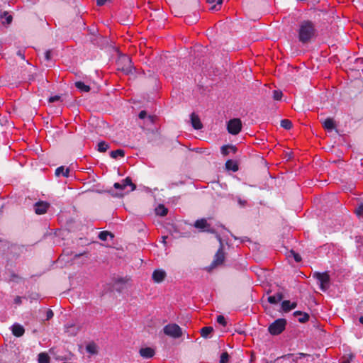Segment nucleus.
Here are the masks:
<instances>
[{
	"label": "nucleus",
	"mask_w": 363,
	"mask_h": 363,
	"mask_svg": "<svg viewBox=\"0 0 363 363\" xmlns=\"http://www.w3.org/2000/svg\"><path fill=\"white\" fill-rule=\"evenodd\" d=\"M281 309L284 312L290 311H291L290 301H289V300L283 301L281 303Z\"/></svg>",
	"instance_id": "nucleus-35"
},
{
	"label": "nucleus",
	"mask_w": 363,
	"mask_h": 363,
	"mask_svg": "<svg viewBox=\"0 0 363 363\" xmlns=\"http://www.w3.org/2000/svg\"><path fill=\"white\" fill-rule=\"evenodd\" d=\"M207 3L212 5L210 8L211 10L217 11L220 7L222 0H207Z\"/></svg>",
	"instance_id": "nucleus-25"
},
{
	"label": "nucleus",
	"mask_w": 363,
	"mask_h": 363,
	"mask_svg": "<svg viewBox=\"0 0 363 363\" xmlns=\"http://www.w3.org/2000/svg\"><path fill=\"white\" fill-rule=\"evenodd\" d=\"M116 196H123V194H116Z\"/></svg>",
	"instance_id": "nucleus-60"
},
{
	"label": "nucleus",
	"mask_w": 363,
	"mask_h": 363,
	"mask_svg": "<svg viewBox=\"0 0 363 363\" xmlns=\"http://www.w3.org/2000/svg\"><path fill=\"white\" fill-rule=\"evenodd\" d=\"M38 363H49L50 362V357L45 352H41L38 354Z\"/></svg>",
	"instance_id": "nucleus-30"
},
{
	"label": "nucleus",
	"mask_w": 363,
	"mask_h": 363,
	"mask_svg": "<svg viewBox=\"0 0 363 363\" xmlns=\"http://www.w3.org/2000/svg\"><path fill=\"white\" fill-rule=\"evenodd\" d=\"M164 333L173 338H179L182 335V328L175 323L168 324L163 328Z\"/></svg>",
	"instance_id": "nucleus-7"
},
{
	"label": "nucleus",
	"mask_w": 363,
	"mask_h": 363,
	"mask_svg": "<svg viewBox=\"0 0 363 363\" xmlns=\"http://www.w3.org/2000/svg\"><path fill=\"white\" fill-rule=\"evenodd\" d=\"M166 238H167V237H166V236H163V237H162V242H163L164 243H165V239H166Z\"/></svg>",
	"instance_id": "nucleus-59"
},
{
	"label": "nucleus",
	"mask_w": 363,
	"mask_h": 363,
	"mask_svg": "<svg viewBox=\"0 0 363 363\" xmlns=\"http://www.w3.org/2000/svg\"><path fill=\"white\" fill-rule=\"evenodd\" d=\"M17 55L21 57L22 59H25L24 54L22 52L21 50H18L17 52Z\"/></svg>",
	"instance_id": "nucleus-51"
},
{
	"label": "nucleus",
	"mask_w": 363,
	"mask_h": 363,
	"mask_svg": "<svg viewBox=\"0 0 363 363\" xmlns=\"http://www.w3.org/2000/svg\"><path fill=\"white\" fill-rule=\"evenodd\" d=\"M296 306H297V303H296V302H293V303H291V302L290 301V308H291V310L294 309Z\"/></svg>",
	"instance_id": "nucleus-49"
},
{
	"label": "nucleus",
	"mask_w": 363,
	"mask_h": 363,
	"mask_svg": "<svg viewBox=\"0 0 363 363\" xmlns=\"http://www.w3.org/2000/svg\"><path fill=\"white\" fill-rule=\"evenodd\" d=\"M229 354L227 352H224L221 354L220 359L219 363H228Z\"/></svg>",
	"instance_id": "nucleus-38"
},
{
	"label": "nucleus",
	"mask_w": 363,
	"mask_h": 363,
	"mask_svg": "<svg viewBox=\"0 0 363 363\" xmlns=\"http://www.w3.org/2000/svg\"><path fill=\"white\" fill-rule=\"evenodd\" d=\"M21 279H22V278L19 275H18L13 271L11 272V273H10V281H11L18 283Z\"/></svg>",
	"instance_id": "nucleus-34"
},
{
	"label": "nucleus",
	"mask_w": 363,
	"mask_h": 363,
	"mask_svg": "<svg viewBox=\"0 0 363 363\" xmlns=\"http://www.w3.org/2000/svg\"><path fill=\"white\" fill-rule=\"evenodd\" d=\"M199 19V17L196 14H195L194 16H187L185 18V21L188 23H195L197 22Z\"/></svg>",
	"instance_id": "nucleus-37"
},
{
	"label": "nucleus",
	"mask_w": 363,
	"mask_h": 363,
	"mask_svg": "<svg viewBox=\"0 0 363 363\" xmlns=\"http://www.w3.org/2000/svg\"><path fill=\"white\" fill-rule=\"evenodd\" d=\"M86 350L87 352L91 353V343H89L86 346Z\"/></svg>",
	"instance_id": "nucleus-53"
},
{
	"label": "nucleus",
	"mask_w": 363,
	"mask_h": 363,
	"mask_svg": "<svg viewBox=\"0 0 363 363\" xmlns=\"http://www.w3.org/2000/svg\"><path fill=\"white\" fill-rule=\"evenodd\" d=\"M357 61L358 62H361V63H362V62H363V58H357Z\"/></svg>",
	"instance_id": "nucleus-58"
},
{
	"label": "nucleus",
	"mask_w": 363,
	"mask_h": 363,
	"mask_svg": "<svg viewBox=\"0 0 363 363\" xmlns=\"http://www.w3.org/2000/svg\"><path fill=\"white\" fill-rule=\"evenodd\" d=\"M355 213L359 216L363 215V201L359 203L357 208L355 209Z\"/></svg>",
	"instance_id": "nucleus-41"
},
{
	"label": "nucleus",
	"mask_w": 363,
	"mask_h": 363,
	"mask_svg": "<svg viewBox=\"0 0 363 363\" xmlns=\"http://www.w3.org/2000/svg\"><path fill=\"white\" fill-rule=\"evenodd\" d=\"M313 277L318 281L322 291H326L329 289L330 278L328 272H315Z\"/></svg>",
	"instance_id": "nucleus-6"
},
{
	"label": "nucleus",
	"mask_w": 363,
	"mask_h": 363,
	"mask_svg": "<svg viewBox=\"0 0 363 363\" xmlns=\"http://www.w3.org/2000/svg\"><path fill=\"white\" fill-rule=\"evenodd\" d=\"M1 18L3 24H10L13 19L12 16L8 14L6 12H4V14L1 16Z\"/></svg>",
	"instance_id": "nucleus-32"
},
{
	"label": "nucleus",
	"mask_w": 363,
	"mask_h": 363,
	"mask_svg": "<svg viewBox=\"0 0 363 363\" xmlns=\"http://www.w3.org/2000/svg\"><path fill=\"white\" fill-rule=\"evenodd\" d=\"M92 44L96 45L98 47L102 48L108 44V40L106 38L101 36L100 34H95V30L92 28Z\"/></svg>",
	"instance_id": "nucleus-10"
},
{
	"label": "nucleus",
	"mask_w": 363,
	"mask_h": 363,
	"mask_svg": "<svg viewBox=\"0 0 363 363\" xmlns=\"http://www.w3.org/2000/svg\"><path fill=\"white\" fill-rule=\"evenodd\" d=\"M242 128V122L239 118H233L228 121L227 129L229 133L237 135L239 133Z\"/></svg>",
	"instance_id": "nucleus-8"
},
{
	"label": "nucleus",
	"mask_w": 363,
	"mask_h": 363,
	"mask_svg": "<svg viewBox=\"0 0 363 363\" xmlns=\"http://www.w3.org/2000/svg\"><path fill=\"white\" fill-rule=\"evenodd\" d=\"M294 315L296 317L298 316V320L301 323H304L309 320V315L307 313L301 312L300 311H295L294 313Z\"/></svg>",
	"instance_id": "nucleus-18"
},
{
	"label": "nucleus",
	"mask_w": 363,
	"mask_h": 363,
	"mask_svg": "<svg viewBox=\"0 0 363 363\" xmlns=\"http://www.w3.org/2000/svg\"><path fill=\"white\" fill-rule=\"evenodd\" d=\"M75 86L82 92H89L90 91L89 86L86 85L82 82H75Z\"/></svg>",
	"instance_id": "nucleus-26"
},
{
	"label": "nucleus",
	"mask_w": 363,
	"mask_h": 363,
	"mask_svg": "<svg viewBox=\"0 0 363 363\" xmlns=\"http://www.w3.org/2000/svg\"><path fill=\"white\" fill-rule=\"evenodd\" d=\"M127 186L131 187V191H134L136 189L135 184L132 182L131 179L128 177L123 179L121 182H116L113 184L115 189L120 190L125 189Z\"/></svg>",
	"instance_id": "nucleus-11"
},
{
	"label": "nucleus",
	"mask_w": 363,
	"mask_h": 363,
	"mask_svg": "<svg viewBox=\"0 0 363 363\" xmlns=\"http://www.w3.org/2000/svg\"><path fill=\"white\" fill-rule=\"evenodd\" d=\"M286 325V320L284 318H279L269 325L268 331L272 335H277L285 330Z\"/></svg>",
	"instance_id": "nucleus-3"
},
{
	"label": "nucleus",
	"mask_w": 363,
	"mask_h": 363,
	"mask_svg": "<svg viewBox=\"0 0 363 363\" xmlns=\"http://www.w3.org/2000/svg\"><path fill=\"white\" fill-rule=\"evenodd\" d=\"M213 331V329L211 326L203 327L201 329V335L203 338L208 337V335Z\"/></svg>",
	"instance_id": "nucleus-28"
},
{
	"label": "nucleus",
	"mask_w": 363,
	"mask_h": 363,
	"mask_svg": "<svg viewBox=\"0 0 363 363\" xmlns=\"http://www.w3.org/2000/svg\"><path fill=\"white\" fill-rule=\"evenodd\" d=\"M98 352H99L98 346L92 342V355L98 354Z\"/></svg>",
	"instance_id": "nucleus-47"
},
{
	"label": "nucleus",
	"mask_w": 363,
	"mask_h": 363,
	"mask_svg": "<svg viewBox=\"0 0 363 363\" xmlns=\"http://www.w3.org/2000/svg\"><path fill=\"white\" fill-rule=\"evenodd\" d=\"M130 278L128 277H114L112 279V286L118 293H121L127 288Z\"/></svg>",
	"instance_id": "nucleus-5"
},
{
	"label": "nucleus",
	"mask_w": 363,
	"mask_h": 363,
	"mask_svg": "<svg viewBox=\"0 0 363 363\" xmlns=\"http://www.w3.org/2000/svg\"><path fill=\"white\" fill-rule=\"evenodd\" d=\"M11 332L13 335L16 337H22L25 333L24 328L19 323H14L11 326Z\"/></svg>",
	"instance_id": "nucleus-15"
},
{
	"label": "nucleus",
	"mask_w": 363,
	"mask_h": 363,
	"mask_svg": "<svg viewBox=\"0 0 363 363\" xmlns=\"http://www.w3.org/2000/svg\"><path fill=\"white\" fill-rule=\"evenodd\" d=\"M54 315L53 311L51 309L47 311L46 313V320L51 319Z\"/></svg>",
	"instance_id": "nucleus-46"
},
{
	"label": "nucleus",
	"mask_w": 363,
	"mask_h": 363,
	"mask_svg": "<svg viewBox=\"0 0 363 363\" xmlns=\"http://www.w3.org/2000/svg\"><path fill=\"white\" fill-rule=\"evenodd\" d=\"M217 322L222 325L223 326H225L227 325L226 320L225 317L222 315H219L217 316Z\"/></svg>",
	"instance_id": "nucleus-42"
},
{
	"label": "nucleus",
	"mask_w": 363,
	"mask_h": 363,
	"mask_svg": "<svg viewBox=\"0 0 363 363\" xmlns=\"http://www.w3.org/2000/svg\"><path fill=\"white\" fill-rule=\"evenodd\" d=\"M15 303L17 304H20L21 303V298L20 296H17L15 298Z\"/></svg>",
	"instance_id": "nucleus-50"
},
{
	"label": "nucleus",
	"mask_w": 363,
	"mask_h": 363,
	"mask_svg": "<svg viewBox=\"0 0 363 363\" xmlns=\"http://www.w3.org/2000/svg\"><path fill=\"white\" fill-rule=\"evenodd\" d=\"M205 231H206V232H208V233H213V234H214V233H216L215 230H213V229H211V228H209V227H208V228H207L205 230Z\"/></svg>",
	"instance_id": "nucleus-52"
},
{
	"label": "nucleus",
	"mask_w": 363,
	"mask_h": 363,
	"mask_svg": "<svg viewBox=\"0 0 363 363\" xmlns=\"http://www.w3.org/2000/svg\"><path fill=\"white\" fill-rule=\"evenodd\" d=\"M117 69L128 75L132 74L134 67L131 59L126 55H121L116 61Z\"/></svg>",
	"instance_id": "nucleus-2"
},
{
	"label": "nucleus",
	"mask_w": 363,
	"mask_h": 363,
	"mask_svg": "<svg viewBox=\"0 0 363 363\" xmlns=\"http://www.w3.org/2000/svg\"><path fill=\"white\" fill-rule=\"evenodd\" d=\"M51 53H52V51L50 50H48L45 52V60L46 61L48 62L51 60V58H52Z\"/></svg>",
	"instance_id": "nucleus-44"
},
{
	"label": "nucleus",
	"mask_w": 363,
	"mask_h": 363,
	"mask_svg": "<svg viewBox=\"0 0 363 363\" xmlns=\"http://www.w3.org/2000/svg\"><path fill=\"white\" fill-rule=\"evenodd\" d=\"M191 123L194 129H200L202 128V124L197 115L194 113L191 114Z\"/></svg>",
	"instance_id": "nucleus-17"
},
{
	"label": "nucleus",
	"mask_w": 363,
	"mask_h": 363,
	"mask_svg": "<svg viewBox=\"0 0 363 363\" xmlns=\"http://www.w3.org/2000/svg\"><path fill=\"white\" fill-rule=\"evenodd\" d=\"M311 355L303 352H299L296 354H287L281 357V358L284 359H287L291 362L296 363L298 359L303 357H311Z\"/></svg>",
	"instance_id": "nucleus-12"
},
{
	"label": "nucleus",
	"mask_w": 363,
	"mask_h": 363,
	"mask_svg": "<svg viewBox=\"0 0 363 363\" xmlns=\"http://www.w3.org/2000/svg\"><path fill=\"white\" fill-rule=\"evenodd\" d=\"M152 279L156 283H161L166 277V272L162 269H156L152 275Z\"/></svg>",
	"instance_id": "nucleus-14"
},
{
	"label": "nucleus",
	"mask_w": 363,
	"mask_h": 363,
	"mask_svg": "<svg viewBox=\"0 0 363 363\" xmlns=\"http://www.w3.org/2000/svg\"><path fill=\"white\" fill-rule=\"evenodd\" d=\"M50 204L45 201H38L34 205V210L36 214L41 215L47 212Z\"/></svg>",
	"instance_id": "nucleus-13"
},
{
	"label": "nucleus",
	"mask_w": 363,
	"mask_h": 363,
	"mask_svg": "<svg viewBox=\"0 0 363 363\" xmlns=\"http://www.w3.org/2000/svg\"><path fill=\"white\" fill-rule=\"evenodd\" d=\"M216 238L220 242V246L219 249L217 250L216 255H214L213 260L211 262V265L209 266V269H212L222 264L225 260V253L223 252L221 238L219 235H217Z\"/></svg>",
	"instance_id": "nucleus-4"
},
{
	"label": "nucleus",
	"mask_w": 363,
	"mask_h": 363,
	"mask_svg": "<svg viewBox=\"0 0 363 363\" xmlns=\"http://www.w3.org/2000/svg\"><path fill=\"white\" fill-rule=\"evenodd\" d=\"M91 181H92V182H96V179L94 178V176H93V175H92Z\"/></svg>",
	"instance_id": "nucleus-62"
},
{
	"label": "nucleus",
	"mask_w": 363,
	"mask_h": 363,
	"mask_svg": "<svg viewBox=\"0 0 363 363\" xmlns=\"http://www.w3.org/2000/svg\"><path fill=\"white\" fill-rule=\"evenodd\" d=\"M238 202L242 205H243L245 203V201H242L240 199H239Z\"/></svg>",
	"instance_id": "nucleus-57"
},
{
	"label": "nucleus",
	"mask_w": 363,
	"mask_h": 363,
	"mask_svg": "<svg viewBox=\"0 0 363 363\" xmlns=\"http://www.w3.org/2000/svg\"><path fill=\"white\" fill-rule=\"evenodd\" d=\"M108 236H111V238L113 237V235L108 231H101L98 235L99 238L102 241H106Z\"/></svg>",
	"instance_id": "nucleus-33"
},
{
	"label": "nucleus",
	"mask_w": 363,
	"mask_h": 363,
	"mask_svg": "<svg viewBox=\"0 0 363 363\" xmlns=\"http://www.w3.org/2000/svg\"><path fill=\"white\" fill-rule=\"evenodd\" d=\"M139 354L142 357H143L145 359H150V358H152L155 355V352L154 349H152L151 347H144V348H141L139 350Z\"/></svg>",
	"instance_id": "nucleus-16"
},
{
	"label": "nucleus",
	"mask_w": 363,
	"mask_h": 363,
	"mask_svg": "<svg viewBox=\"0 0 363 363\" xmlns=\"http://www.w3.org/2000/svg\"><path fill=\"white\" fill-rule=\"evenodd\" d=\"M291 252L296 262H299L301 260V257L299 254L295 252L294 250H291Z\"/></svg>",
	"instance_id": "nucleus-43"
},
{
	"label": "nucleus",
	"mask_w": 363,
	"mask_h": 363,
	"mask_svg": "<svg viewBox=\"0 0 363 363\" xmlns=\"http://www.w3.org/2000/svg\"><path fill=\"white\" fill-rule=\"evenodd\" d=\"M298 33L300 42L302 43H308L315 35V28L313 23L310 21L301 22Z\"/></svg>",
	"instance_id": "nucleus-1"
},
{
	"label": "nucleus",
	"mask_w": 363,
	"mask_h": 363,
	"mask_svg": "<svg viewBox=\"0 0 363 363\" xmlns=\"http://www.w3.org/2000/svg\"><path fill=\"white\" fill-rule=\"evenodd\" d=\"M257 139L259 140V141H257V142L256 143H257V144H259V143H260V142H263V141H264V139H263V138H258Z\"/></svg>",
	"instance_id": "nucleus-55"
},
{
	"label": "nucleus",
	"mask_w": 363,
	"mask_h": 363,
	"mask_svg": "<svg viewBox=\"0 0 363 363\" xmlns=\"http://www.w3.org/2000/svg\"><path fill=\"white\" fill-rule=\"evenodd\" d=\"M220 151L221 153L225 156L228 155L230 152L235 153L237 148L234 145H226L221 147Z\"/></svg>",
	"instance_id": "nucleus-21"
},
{
	"label": "nucleus",
	"mask_w": 363,
	"mask_h": 363,
	"mask_svg": "<svg viewBox=\"0 0 363 363\" xmlns=\"http://www.w3.org/2000/svg\"><path fill=\"white\" fill-rule=\"evenodd\" d=\"M139 118L144 121L145 124L147 125H150V128H147V130L150 131L152 133H154V123H155V117L152 116H147V112L145 111H141L139 113Z\"/></svg>",
	"instance_id": "nucleus-9"
},
{
	"label": "nucleus",
	"mask_w": 363,
	"mask_h": 363,
	"mask_svg": "<svg viewBox=\"0 0 363 363\" xmlns=\"http://www.w3.org/2000/svg\"><path fill=\"white\" fill-rule=\"evenodd\" d=\"M124 155L125 151L122 149H118L110 152V156L113 159H117L118 157H123Z\"/></svg>",
	"instance_id": "nucleus-27"
},
{
	"label": "nucleus",
	"mask_w": 363,
	"mask_h": 363,
	"mask_svg": "<svg viewBox=\"0 0 363 363\" xmlns=\"http://www.w3.org/2000/svg\"><path fill=\"white\" fill-rule=\"evenodd\" d=\"M156 214L160 216H164L167 214L168 210L167 208L162 204L158 206L155 209Z\"/></svg>",
	"instance_id": "nucleus-29"
},
{
	"label": "nucleus",
	"mask_w": 363,
	"mask_h": 363,
	"mask_svg": "<svg viewBox=\"0 0 363 363\" xmlns=\"http://www.w3.org/2000/svg\"><path fill=\"white\" fill-rule=\"evenodd\" d=\"M239 334H242V331H240V330H236Z\"/></svg>",
	"instance_id": "nucleus-63"
},
{
	"label": "nucleus",
	"mask_w": 363,
	"mask_h": 363,
	"mask_svg": "<svg viewBox=\"0 0 363 363\" xmlns=\"http://www.w3.org/2000/svg\"><path fill=\"white\" fill-rule=\"evenodd\" d=\"M225 168L228 170H231L234 172H237L238 170V164L237 162L233 161L232 160H228L225 162Z\"/></svg>",
	"instance_id": "nucleus-22"
},
{
	"label": "nucleus",
	"mask_w": 363,
	"mask_h": 363,
	"mask_svg": "<svg viewBox=\"0 0 363 363\" xmlns=\"http://www.w3.org/2000/svg\"><path fill=\"white\" fill-rule=\"evenodd\" d=\"M83 256H86V259H88L89 257L87 256V253L86 252L75 254L74 255V258L77 259V258H79L80 257H83Z\"/></svg>",
	"instance_id": "nucleus-48"
},
{
	"label": "nucleus",
	"mask_w": 363,
	"mask_h": 363,
	"mask_svg": "<svg viewBox=\"0 0 363 363\" xmlns=\"http://www.w3.org/2000/svg\"><path fill=\"white\" fill-rule=\"evenodd\" d=\"M209 226H210V225L208 223L207 220L204 218L196 220L194 223V227L196 228L201 229L204 231Z\"/></svg>",
	"instance_id": "nucleus-19"
},
{
	"label": "nucleus",
	"mask_w": 363,
	"mask_h": 363,
	"mask_svg": "<svg viewBox=\"0 0 363 363\" xmlns=\"http://www.w3.org/2000/svg\"><path fill=\"white\" fill-rule=\"evenodd\" d=\"M69 173V168H65L63 166L59 167L55 169V175L57 177H60V175H62L65 177H68Z\"/></svg>",
	"instance_id": "nucleus-23"
},
{
	"label": "nucleus",
	"mask_w": 363,
	"mask_h": 363,
	"mask_svg": "<svg viewBox=\"0 0 363 363\" xmlns=\"http://www.w3.org/2000/svg\"><path fill=\"white\" fill-rule=\"evenodd\" d=\"M113 142H115L116 143H121L120 140H113Z\"/></svg>",
	"instance_id": "nucleus-61"
},
{
	"label": "nucleus",
	"mask_w": 363,
	"mask_h": 363,
	"mask_svg": "<svg viewBox=\"0 0 363 363\" xmlns=\"http://www.w3.org/2000/svg\"><path fill=\"white\" fill-rule=\"evenodd\" d=\"M95 186V185L92 186V189H91V191H96V192H99V193H101V191L98 190V189H94V187Z\"/></svg>",
	"instance_id": "nucleus-54"
},
{
	"label": "nucleus",
	"mask_w": 363,
	"mask_h": 363,
	"mask_svg": "<svg viewBox=\"0 0 363 363\" xmlns=\"http://www.w3.org/2000/svg\"><path fill=\"white\" fill-rule=\"evenodd\" d=\"M109 149V145L105 141H101L97 145V150L100 152H105Z\"/></svg>",
	"instance_id": "nucleus-31"
},
{
	"label": "nucleus",
	"mask_w": 363,
	"mask_h": 363,
	"mask_svg": "<svg viewBox=\"0 0 363 363\" xmlns=\"http://www.w3.org/2000/svg\"><path fill=\"white\" fill-rule=\"evenodd\" d=\"M60 96L56 95V96L50 97L49 99H48V101L50 103H53V102L60 101Z\"/></svg>",
	"instance_id": "nucleus-45"
},
{
	"label": "nucleus",
	"mask_w": 363,
	"mask_h": 363,
	"mask_svg": "<svg viewBox=\"0 0 363 363\" xmlns=\"http://www.w3.org/2000/svg\"><path fill=\"white\" fill-rule=\"evenodd\" d=\"M359 321L361 324L363 325V316H361L359 318Z\"/></svg>",
	"instance_id": "nucleus-56"
},
{
	"label": "nucleus",
	"mask_w": 363,
	"mask_h": 363,
	"mask_svg": "<svg viewBox=\"0 0 363 363\" xmlns=\"http://www.w3.org/2000/svg\"><path fill=\"white\" fill-rule=\"evenodd\" d=\"M282 92L279 90H274L273 91V99L274 100L279 101L282 97Z\"/></svg>",
	"instance_id": "nucleus-40"
},
{
	"label": "nucleus",
	"mask_w": 363,
	"mask_h": 363,
	"mask_svg": "<svg viewBox=\"0 0 363 363\" xmlns=\"http://www.w3.org/2000/svg\"><path fill=\"white\" fill-rule=\"evenodd\" d=\"M354 356L352 354H350L345 355L342 357L341 363H350V362L354 359Z\"/></svg>",
	"instance_id": "nucleus-39"
},
{
	"label": "nucleus",
	"mask_w": 363,
	"mask_h": 363,
	"mask_svg": "<svg viewBox=\"0 0 363 363\" xmlns=\"http://www.w3.org/2000/svg\"><path fill=\"white\" fill-rule=\"evenodd\" d=\"M281 126L285 129H290L292 126V123L288 119H284L281 121Z\"/></svg>",
	"instance_id": "nucleus-36"
},
{
	"label": "nucleus",
	"mask_w": 363,
	"mask_h": 363,
	"mask_svg": "<svg viewBox=\"0 0 363 363\" xmlns=\"http://www.w3.org/2000/svg\"><path fill=\"white\" fill-rule=\"evenodd\" d=\"M283 297H284L283 294L281 292H278L274 296H269L267 298V300H268L269 303H270L272 304H276L278 302H279L280 301H281Z\"/></svg>",
	"instance_id": "nucleus-20"
},
{
	"label": "nucleus",
	"mask_w": 363,
	"mask_h": 363,
	"mask_svg": "<svg viewBox=\"0 0 363 363\" xmlns=\"http://www.w3.org/2000/svg\"><path fill=\"white\" fill-rule=\"evenodd\" d=\"M323 125L325 129L332 130L335 128V121L333 118H328L323 121Z\"/></svg>",
	"instance_id": "nucleus-24"
}]
</instances>
